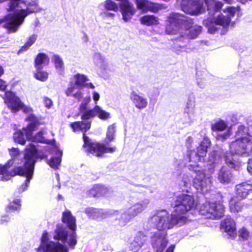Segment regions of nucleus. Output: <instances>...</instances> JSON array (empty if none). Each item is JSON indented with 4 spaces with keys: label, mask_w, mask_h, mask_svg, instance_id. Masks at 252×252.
I'll list each match as a JSON object with an SVG mask.
<instances>
[{
    "label": "nucleus",
    "mask_w": 252,
    "mask_h": 252,
    "mask_svg": "<svg viewBox=\"0 0 252 252\" xmlns=\"http://www.w3.org/2000/svg\"><path fill=\"white\" fill-rule=\"evenodd\" d=\"M25 121L29 123L26 127L22 128L25 132V136H31L33 131L38 129V126L41 125L39 119L33 114H29L26 118Z\"/></svg>",
    "instance_id": "nucleus-15"
},
{
    "label": "nucleus",
    "mask_w": 252,
    "mask_h": 252,
    "mask_svg": "<svg viewBox=\"0 0 252 252\" xmlns=\"http://www.w3.org/2000/svg\"><path fill=\"white\" fill-rule=\"evenodd\" d=\"M36 36L32 34L29 37L28 40L26 42L30 46H31L36 41Z\"/></svg>",
    "instance_id": "nucleus-54"
},
{
    "label": "nucleus",
    "mask_w": 252,
    "mask_h": 252,
    "mask_svg": "<svg viewBox=\"0 0 252 252\" xmlns=\"http://www.w3.org/2000/svg\"><path fill=\"white\" fill-rule=\"evenodd\" d=\"M62 221L72 231L69 236V240L67 243L70 248L74 249L77 244L75 218L72 215L70 211L66 210L62 213Z\"/></svg>",
    "instance_id": "nucleus-9"
},
{
    "label": "nucleus",
    "mask_w": 252,
    "mask_h": 252,
    "mask_svg": "<svg viewBox=\"0 0 252 252\" xmlns=\"http://www.w3.org/2000/svg\"><path fill=\"white\" fill-rule=\"evenodd\" d=\"M229 150L235 155L249 157L252 155V139L251 136L239 137L229 145Z\"/></svg>",
    "instance_id": "nucleus-7"
},
{
    "label": "nucleus",
    "mask_w": 252,
    "mask_h": 252,
    "mask_svg": "<svg viewBox=\"0 0 252 252\" xmlns=\"http://www.w3.org/2000/svg\"><path fill=\"white\" fill-rule=\"evenodd\" d=\"M20 0H10L8 10L12 11L19 5Z\"/></svg>",
    "instance_id": "nucleus-51"
},
{
    "label": "nucleus",
    "mask_w": 252,
    "mask_h": 252,
    "mask_svg": "<svg viewBox=\"0 0 252 252\" xmlns=\"http://www.w3.org/2000/svg\"><path fill=\"white\" fill-rule=\"evenodd\" d=\"M75 87L74 86H71L67 88L65 91V94L67 96H69L72 95V93L75 89Z\"/></svg>",
    "instance_id": "nucleus-57"
},
{
    "label": "nucleus",
    "mask_w": 252,
    "mask_h": 252,
    "mask_svg": "<svg viewBox=\"0 0 252 252\" xmlns=\"http://www.w3.org/2000/svg\"><path fill=\"white\" fill-rule=\"evenodd\" d=\"M31 154L32 155V158L34 161V164L36 162V159L38 158L40 159L47 158V156L44 154H40L38 152L35 146L32 143L29 144V148L27 149V152L25 154Z\"/></svg>",
    "instance_id": "nucleus-31"
},
{
    "label": "nucleus",
    "mask_w": 252,
    "mask_h": 252,
    "mask_svg": "<svg viewBox=\"0 0 252 252\" xmlns=\"http://www.w3.org/2000/svg\"><path fill=\"white\" fill-rule=\"evenodd\" d=\"M36 71L33 73V77L37 80L41 82L46 81L48 78V73L43 70V68H35Z\"/></svg>",
    "instance_id": "nucleus-38"
},
{
    "label": "nucleus",
    "mask_w": 252,
    "mask_h": 252,
    "mask_svg": "<svg viewBox=\"0 0 252 252\" xmlns=\"http://www.w3.org/2000/svg\"><path fill=\"white\" fill-rule=\"evenodd\" d=\"M189 170L196 173V176L193 178V184L194 187L201 191L206 187V174L204 170L198 165L190 164L189 165Z\"/></svg>",
    "instance_id": "nucleus-11"
},
{
    "label": "nucleus",
    "mask_w": 252,
    "mask_h": 252,
    "mask_svg": "<svg viewBox=\"0 0 252 252\" xmlns=\"http://www.w3.org/2000/svg\"><path fill=\"white\" fill-rule=\"evenodd\" d=\"M182 192L175 197L172 213L181 223L184 224L188 220L186 215L195 207V200L188 189H183Z\"/></svg>",
    "instance_id": "nucleus-2"
},
{
    "label": "nucleus",
    "mask_w": 252,
    "mask_h": 252,
    "mask_svg": "<svg viewBox=\"0 0 252 252\" xmlns=\"http://www.w3.org/2000/svg\"><path fill=\"white\" fill-rule=\"evenodd\" d=\"M149 223L159 231L169 229L181 223L172 213L170 215L164 210H158L149 219Z\"/></svg>",
    "instance_id": "nucleus-4"
},
{
    "label": "nucleus",
    "mask_w": 252,
    "mask_h": 252,
    "mask_svg": "<svg viewBox=\"0 0 252 252\" xmlns=\"http://www.w3.org/2000/svg\"><path fill=\"white\" fill-rule=\"evenodd\" d=\"M84 213L90 219L92 220L102 218L103 216L102 209L92 207H87L84 210Z\"/></svg>",
    "instance_id": "nucleus-30"
},
{
    "label": "nucleus",
    "mask_w": 252,
    "mask_h": 252,
    "mask_svg": "<svg viewBox=\"0 0 252 252\" xmlns=\"http://www.w3.org/2000/svg\"><path fill=\"white\" fill-rule=\"evenodd\" d=\"M67 237L68 232L65 228L62 225L58 224L53 238L56 240L61 241L63 244H65L67 242Z\"/></svg>",
    "instance_id": "nucleus-26"
},
{
    "label": "nucleus",
    "mask_w": 252,
    "mask_h": 252,
    "mask_svg": "<svg viewBox=\"0 0 252 252\" xmlns=\"http://www.w3.org/2000/svg\"><path fill=\"white\" fill-rule=\"evenodd\" d=\"M23 166H16L10 170L11 178L16 176L25 177L26 178L23 184L19 189L20 191L23 192L27 189L30 181L32 178L34 169V161L31 154H24L23 158Z\"/></svg>",
    "instance_id": "nucleus-3"
},
{
    "label": "nucleus",
    "mask_w": 252,
    "mask_h": 252,
    "mask_svg": "<svg viewBox=\"0 0 252 252\" xmlns=\"http://www.w3.org/2000/svg\"><path fill=\"white\" fill-rule=\"evenodd\" d=\"M50 59L44 53H38L34 59V66L35 68H43L44 66L49 64Z\"/></svg>",
    "instance_id": "nucleus-28"
},
{
    "label": "nucleus",
    "mask_w": 252,
    "mask_h": 252,
    "mask_svg": "<svg viewBox=\"0 0 252 252\" xmlns=\"http://www.w3.org/2000/svg\"><path fill=\"white\" fill-rule=\"evenodd\" d=\"M227 124L222 120H219L211 125V129L213 131H222L227 127Z\"/></svg>",
    "instance_id": "nucleus-39"
},
{
    "label": "nucleus",
    "mask_w": 252,
    "mask_h": 252,
    "mask_svg": "<svg viewBox=\"0 0 252 252\" xmlns=\"http://www.w3.org/2000/svg\"><path fill=\"white\" fill-rule=\"evenodd\" d=\"M193 20H192L191 24L189 26L188 28L184 27V28L186 30H189V35L191 38H195L202 31V27L196 25L193 26Z\"/></svg>",
    "instance_id": "nucleus-37"
},
{
    "label": "nucleus",
    "mask_w": 252,
    "mask_h": 252,
    "mask_svg": "<svg viewBox=\"0 0 252 252\" xmlns=\"http://www.w3.org/2000/svg\"><path fill=\"white\" fill-rule=\"evenodd\" d=\"M29 10L28 8L27 10L22 9L19 12L6 14L1 18L2 23H4L3 27L6 29L9 32H16L27 15L34 11Z\"/></svg>",
    "instance_id": "nucleus-6"
},
{
    "label": "nucleus",
    "mask_w": 252,
    "mask_h": 252,
    "mask_svg": "<svg viewBox=\"0 0 252 252\" xmlns=\"http://www.w3.org/2000/svg\"><path fill=\"white\" fill-rule=\"evenodd\" d=\"M242 200L234 196L231 198L229 201V207L231 212L238 213L242 210L244 205Z\"/></svg>",
    "instance_id": "nucleus-25"
},
{
    "label": "nucleus",
    "mask_w": 252,
    "mask_h": 252,
    "mask_svg": "<svg viewBox=\"0 0 252 252\" xmlns=\"http://www.w3.org/2000/svg\"><path fill=\"white\" fill-rule=\"evenodd\" d=\"M210 146V139L208 137H204L197 148L196 156L198 157H205L207 153L208 149Z\"/></svg>",
    "instance_id": "nucleus-27"
},
{
    "label": "nucleus",
    "mask_w": 252,
    "mask_h": 252,
    "mask_svg": "<svg viewBox=\"0 0 252 252\" xmlns=\"http://www.w3.org/2000/svg\"><path fill=\"white\" fill-rule=\"evenodd\" d=\"M193 142L192 137L191 136H189L187 137L186 140V145L188 148H189L191 146Z\"/></svg>",
    "instance_id": "nucleus-61"
},
{
    "label": "nucleus",
    "mask_w": 252,
    "mask_h": 252,
    "mask_svg": "<svg viewBox=\"0 0 252 252\" xmlns=\"http://www.w3.org/2000/svg\"><path fill=\"white\" fill-rule=\"evenodd\" d=\"M224 209L223 206L216 202L206 201L199 208L200 215L205 216L209 219H219L223 216Z\"/></svg>",
    "instance_id": "nucleus-8"
},
{
    "label": "nucleus",
    "mask_w": 252,
    "mask_h": 252,
    "mask_svg": "<svg viewBox=\"0 0 252 252\" xmlns=\"http://www.w3.org/2000/svg\"><path fill=\"white\" fill-rule=\"evenodd\" d=\"M137 8L146 12L150 11L157 13L165 8L163 4L149 1V0H135Z\"/></svg>",
    "instance_id": "nucleus-13"
},
{
    "label": "nucleus",
    "mask_w": 252,
    "mask_h": 252,
    "mask_svg": "<svg viewBox=\"0 0 252 252\" xmlns=\"http://www.w3.org/2000/svg\"><path fill=\"white\" fill-rule=\"evenodd\" d=\"M208 10H212L215 11H220L223 6L222 2L215 0H209L206 1Z\"/></svg>",
    "instance_id": "nucleus-40"
},
{
    "label": "nucleus",
    "mask_w": 252,
    "mask_h": 252,
    "mask_svg": "<svg viewBox=\"0 0 252 252\" xmlns=\"http://www.w3.org/2000/svg\"><path fill=\"white\" fill-rule=\"evenodd\" d=\"M165 32L168 34H175L181 28H188L192 23V19L179 13L172 12L166 20Z\"/></svg>",
    "instance_id": "nucleus-5"
},
{
    "label": "nucleus",
    "mask_w": 252,
    "mask_h": 252,
    "mask_svg": "<svg viewBox=\"0 0 252 252\" xmlns=\"http://www.w3.org/2000/svg\"><path fill=\"white\" fill-rule=\"evenodd\" d=\"M231 19L230 16H226L222 13L219 14L215 19L214 23L216 25L222 26L220 34H224L228 30V28L231 23Z\"/></svg>",
    "instance_id": "nucleus-21"
},
{
    "label": "nucleus",
    "mask_w": 252,
    "mask_h": 252,
    "mask_svg": "<svg viewBox=\"0 0 252 252\" xmlns=\"http://www.w3.org/2000/svg\"><path fill=\"white\" fill-rule=\"evenodd\" d=\"M9 151L11 152L10 155L12 157H16L19 154L18 148H12Z\"/></svg>",
    "instance_id": "nucleus-63"
},
{
    "label": "nucleus",
    "mask_w": 252,
    "mask_h": 252,
    "mask_svg": "<svg viewBox=\"0 0 252 252\" xmlns=\"http://www.w3.org/2000/svg\"><path fill=\"white\" fill-rule=\"evenodd\" d=\"M10 219L9 217L8 214L2 217L1 219L0 220V224H3L4 223L7 222L10 220Z\"/></svg>",
    "instance_id": "nucleus-59"
},
{
    "label": "nucleus",
    "mask_w": 252,
    "mask_h": 252,
    "mask_svg": "<svg viewBox=\"0 0 252 252\" xmlns=\"http://www.w3.org/2000/svg\"><path fill=\"white\" fill-rule=\"evenodd\" d=\"M181 6L184 12L191 15H197L204 11L202 0H182Z\"/></svg>",
    "instance_id": "nucleus-10"
},
{
    "label": "nucleus",
    "mask_w": 252,
    "mask_h": 252,
    "mask_svg": "<svg viewBox=\"0 0 252 252\" xmlns=\"http://www.w3.org/2000/svg\"><path fill=\"white\" fill-rule=\"evenodd\" d=\"M104 8L108 10L117 12L118 10V4L112 0H106L104 2Z\"/></svg>",
    "instance_id": "nucleus-46"
},
{
    "label": "nucleus",
    "mask_w": 252,
    "mask_h": 252,
    "mask_svg": "<svg viewBox=\"0 0 252 252\" xmlns=\"http://www.w3.org/2000/svg\"><path fill=\"white\" fill-rule=\"evenodd\" d=\"M139 21L141 24L147 26H152L159 24L158 17L154 15L143 16L140 17Z\"/></svg>",
    "instance_id": "nucleus-32"
},
{
    "label": "nucleus",
    "mask_w": 252,
    "mask_h": 252,
    "mask_svg": "<svg viewBox=\"0 0 252 252\" xmlns=\"http://www.w3.org/2000/svg\"><path fill=\"white\" fill-rule=\"evenodd\" d=\"M53 62L55 66L57 69H63V62L62 59L58 55H54L53 57Z\"/></svg>",
    "instance_id": "nucleus-49"
},
{
    "label": "nucleus",
    "mask_w": 252,
    "mask_h": 252,
    "mask_svg": "<svg viewBox=\"0 0 252 252\" xmlns=\"http://www.w3.org/2000/svg\"><path fill=\"white\" fill-rule=\"evenodd\" d=\"M4 102L13 113H16L22 109L24 104L17 96L11 91H6L4 97Z\"/></svg>",
    "instance_id": "nucleus-12"
},
{
    "label": "nucleus",
    "mask_w": 252,
    "mask_h": 252,
    "mask_svg": "<svg viewBox=\"0 0 252 252\" xmlns=\"http://www.w3.org/2000/svg\"><path fill=\"white\" fill-rule=\"evenodd\" d=\"M167 243L165 235L155 234L153 237L152 245L156 252H163Z\"/></svg>",
    "instance_id": "nucleus-18"
},
{
    "label": "nucleus",
    "mask_w": 252,
    "mask_h": 252,
    "mask_svg": "<svg viewBox=\"0 0 252 252\" xmlns=\"http://www.w3.org/2000/svg\"><path fill=\"white\" fill-rule=\"evenodd\" d=\"M81 118L82 121H77L70 123V126L74 132L81 131L83 132L84 144L83 147L86 149L88 153H90L96 157H102L105 153H113L116 151L115 147H107L101 143L93 142L86 134L91 126L90 119L95 116V106L92 109L87 110L82 113Z\"/></svg>",
    "instance_id": "nucleus-1"
},
{
    "label": "nucleus",
    "mask_w": 252,
    "mask_h": 252,
    "mask_svg": "<svg viewBox=\"0 0 252 252\" xmlns=\"http://www.w3.org/2000/svg\"><path fill=\"white\" fill-rule=\"evenodd\" d=\"M108 191V189L105 186L95 184L87 191L86 196L88 198H99L107 194Z\"/></svg>",
    "instance_id": "nucleus-19"
},
{
    "label": "nucleus",
    "mask_w": 252,
    "mask_h": 252,
    "mask_svg": "<svg viewBox=\"0 0 252 252\" xmlns=\"http://www.w3.org/2000/svg\"><path fill=\"white\" fill-rule=\"evenodd\" d=\"M7 87L6 82L1 79H0V90L5 91Z\"/></svg>",
    "instance_id": "nucleus-62"
},
{
    "label": "nucleus",
    "mask_w": 252,
    "mask_h": 252,
    "mask_svg": "<svg viewBox=\"0 0 252 252\" xmlns=\"http://www.w3.org/2000/svg\"><path fill=\"white\" fill-rule=\"evenodd\" d=\"M235 154L230 152L229 153H226L224 155V158L225 163L230 168L235 169L239 166L238 160L233 158Z\"/></svg>",
    "instance_id": "nucleus-35"
},
{
    "label": "nucleus",
    "mask_w": 252,
    "mask_h": 252,
    "mask_svg": "<svg viewBox=\"0 0 252 252\" xmlns=\"http://www.w3.org/2000/svg\"><path fill=\"white\" fill-rule=\"evenodd\" d=\"M48 233L47 231H44L41 238V242L42 244L47 243L48 241Z\"/></svg>",
    "instance_id": "nucleus-56"
},
{
    "label": "nucleus",
    "mask_w": 252,
    "mask_h": 252,
    "mask_svg": "<svg viewBox=\"0 0 252 252\" xmlns=\"http://www.w3.org/2000/svg\"><path fill=\"white\" fill-rule=\"evenodd\" d=\"M218 25H216L214 23V20H208L206 22V26L208 28V30L209 33L214 34L217 32H219L220 31H221V29L217 27Z\"/></svg>",
    "instance_id": "nucleus-45"
},
{
    "label": "nucleus",
    "mask_w": 252,
    "mask_h": 252,
    "mask_svg": "<svg viewBox=\"0 0 252 252\" xmlns=\"http://www.w3.org/2000/svg\"><path fill=\"white\" fill-rule=\"evenodd\" d=\"M145 206L141 203H136L130 207L129 209L122 214L121 218L126 221H129L132 218L141 213L145 209Z\"/></svg>",
    "instance_id": "nucleus-20"
},
{
    "label": "nucleus",
    "mask_w": 252,
    "mask_h": 252,
    "mask_svg": "<svg viewBox=\"0 0 252 252\" xmlns=\"http://www.w3.org/2000/svg\"><path fill=\"white\" fill-rule=\"evenodd\" d=\"M220 228L226 232L231 239L237 236L236 223L230 217L227 216L221 222Z\"/></svg>",
    "instance_id": "nucleus-14"
},
{
    "label": "nucleus",
    "mask_w": 252,
    "mask_h": 252,
    "mask_svg": "<svg viewBox=\"0 0 252 252\" xmlns=\"http://www.w3.org/2000/svg\"><path fill=\"white\" fill-rule=\"evenodd\" d=\"M115 132V126L114 124L109 126L107 128L106 133V138L109 142H111L114 139V134Z\"/></svg>",
    "instance_id": "nucleus-48"
},
{
    "label": "nucleus",
    "mask_w": 252,
    "mask_h": 252,
    "mask_svg": "<svg viewBox=\"0 0 252 252\" xmlns=\"http://www.w3.org/2000/svg\"><path fill=\"white\" fill-rule=\"evenodd\" d=\"M239 236L243 239L247 240L249 237V232L246 228H242L239 231Z\"/></svg>",
    "instance_id": "nucleus-52"
},
{
    "label": "nucleus",
    "mask_w": 252,
    "mask_h": 252,
    "mask_svg": "<svg viewBox=\"0 0 252 252\" xmlns=\"http://www.w3.org/2000/svg\"><path fill=\"white\" fill-rule=\"evenodd\" d=\"M44 102L45 106L48 108H50L53 105L52 100L47 97H45L44 98Z\"/></svg>",
    "instance_id": "nucleus-55"
},
{
    "label": "nucleus",
    "mask_w": 252,
    "mask_h": 252,
    "mask_svg": "<svg viewBox=\"0 0 252 252\" xmlns=\"http://www.w3.org/2000/svg\"><path fill=\"white\" fill-rule=\"evenodd\" d=\"M24 131L19 130L14 133L13 139L15 142L24 145L26 143V140L24 138Z\"/></svg>",
    "instance_id": "nucleus-43"
},
{
    "label": "nucleus",
    "mask_w": 252,
    "mask_h": 252,
    "mask_svg": "<svg viewBox=\"0 0 252 252\" xmlns=\"http://www.w3.org/2000/svg\"><path fill=\"white\" fill-rule=\"evenodd\" d=\"M13 163V160L10 159L5 164H0V176L2 181H8L11 179L9 168Z\"/></svg>",
    "instance_id": "nucleus-29"
},
{
    "label": "nucleus",
    "mask_w": 252,
    "mask_h": 252,
    "mask_svg": "<svg viewBox=\"0 0 252 252\" xmlns=\"http://www.w3.org/2000/svg\"><path fill=\"white\" fill-rule=\"evenodd\" d=\"M72 96L77 99L78 101H80L81 99L82 98L83 94L81 91H78L75 93L72 94Z\"/></svg>",
    "instance_id": "nucleus-60"
},
{
    "label": "nucleus",
    "mask_w": 252,
    "mask_h": 252,
    "mask_svg": "<svg viewBox=\"0 0 252 252\" xmlns=\"http://www.w3.org/2000/svg\"><path fill=\"white\" fill-rule=\"evenodd\" d=\"M27 139L35 143H48V140H46L43 136V132L40 130L37 132L33 136V132L31 134V136L26 135Z\"/></svg>",
    "instance_id": "nucleus-33"
},
{
    "label": "nucleus",
    "mask_w": 252,
    "mask_h": 252,
    "mask_svg": "<svg viewBox=\"0 0 252 252\" xmlns=\"http://www.w3.org/2000/svg\"><path fill=\"white\" fill-rule=\"evenodd\" d=\"M130 99L138 109H145L148 105L147 99L139 95L134 91L131 93Z\"/></svg>",
    "instance_id": "nucleus-23"
},
{
    "label": "nucleus",
    "mask_w": 252,
    "mask_h": 252,
    "mask_svg": "<svg viewBox=\"0 0 252 252\" xmlns=\"http://www.w3.org/2000/svg\"><path fill=\"white\" fill-rule=\"evenodd\" d=\"M236 135L239 137H244V136H251L248 132V130L244 126H240L236 132Z\"/></svg>",
    "instance_id": "nucleus-47"
},
{
    "label": "nucleus",
    "mask_w": 252,
    "mask_h": 252,
    "mask_svg": "<svg viewBox=\"0 0 252 252\" xmlns=\"http://www.w3.org/2000/svg\"><path fill=\"white\" fill-rule=\"evenodd\" d=\"M228 14L226 15V16H228L230 17V18L231 19L232 17L234 16V15L236 12V9L234 7H228L227 8Z\"/></svg>",
    "instance_id": "nucleus-53"
},
{
    "label": "nucleus",
    "mask_w": 252,
    "mask_h": 252,
    "mask_svg": "<svg viewBox=\"0 0 252 252\" xmlns=\"http://www.w3.org/2000/svg\"><path fill=\"white\" fill-rule=\"evenodd\" d=\"M30 47L31 46L26 42L25 44L18 50V54H19L23 52L27 51Z\"/></svg>",
    "instance_id": "nucleus-58"
},
{
    "label": "nucleus",
    "mask_w": 252,
    "mask_h": 252,
    "mask_svg": "<svg viewBox=\"0 0 252 252\" xmlns=\"http://www.w3.org/2000/svg\"><path fill=\"white\" fill-rule=\"evenodd\" d=\"M232 176L230 169L226 167L222 166L218 172V179L220 183L227 184L231 181Z\"/></svg>",
    "instance_id": "nucleus-24"
},
{
    "label": "nucleus",
    "mask_w": 252,
    "mask_h": 252,
    "mask_svg": "<svg viewBox=\"0 0 252 252\" xmlns=\"http://www.w3.org/2000/svg\"><path fill=\"white\" fill-rule=\"evenodd\" d=\"M21 200L15 199L12 201L9 202V204L5 207V211L9 214L15 211L19 212L21 208Z\"/></svg>",
    "instance_id": "nucleus-34"
},
{
    "label": "nucleus",
    "mask_w": 252,
    "mask_h": 252,
    "mask_svg": "<svg viewBox=\"0 0 252 252\" xmlns=\"http://www.w3.org/2000/svg\"><path fill=\"white\" fill-rule=\"evenodd\" d=\"M119 5L123 20L127 22L131 19L135 12L132 4L128 0H125L120 2Z\"/></svg>",
    "instance_id": "nucleus-17"
},
{
    "label": "nucleus",
    "mask_w": 252,
    "mask_h": 252,
    "mask_svg": "<svg viewBox=\"0 0 252 252\" xmlns=\"http://www.w3.org/2000/svg\"><path fill=\"white\" fill-rule=\"evenodd\" d=\"M36 250L37 252L42 250L43 252H67L66 247L59 243H55L53 241L49 242L45 246L41 243Z\"/></svg>",
    "instance_id": "nucleus-16"
},
{
    "label": "nucleus",
    "mask_w": 252,
    "mask_h": 252,
    "mask_svg": "<svg viewBox=\"0 0 252 252\" xmlns=\"http://www.w3.org/2000/svg\"><path fill=\"white\" fill-rule=\"evenodd\" d=\"M248 171L252 174V158L250 159L248 162Z\"/></svg>",
    "instance_id": "nucleus-64"
},
{
    "label": "nucleus",
    "mask_w": 252,
    "mask_h": 252,
    "mask_svg": "<svg viewBox=\"0 0 252 252\" xmlns=\"http://www.w3.org/2000/svg\"><path fill=\"white\" fill-rule=\"evenodd\" d=\"M91 100V97L90 96H88L84 98L83 102L80 104L79 111L80 113H82L87 110V105Z\"/></svg>",
    "instance_id": "nucleus-50"
},
{
    "label": "nucleus",
    "mask_w": 252,
    "mask_h": 252,
    "mask_svg": "<svg viewBox=\"0 0 252 252\" xmlns=\"http://www.w3.org/2000/svg\"><path fill=\"white\" fill-rule=\"evenodd\" d=\"M74 78L75 79V85L79 88L84 87L85 82L88 80L87 76L79 73L75 74Z\"/></svg>",
    "instance_id": "nucleus-41"
},
{
    "label": "nucleus",
    "mask_w": 252,
    "mask_h": 252,
    "mask_svg": "<svg viewBox=\"0 0 252 252\" xmlns=\"http://www.w3.org/2000/svg\"><path fill=\"white\" fill-rule=\"evenodd\" d=\"M236 195L234 196L242 199H245L247 196L252 193V184L242 183L236 186Z\"/></svg>",
    "instance_id": "nucleus-22"
},
{
    "label": "nucleus",
    "mask_w": 252,
    "mask_h": 252,
    "mask_svg": "<svg viewBox=\"0 0 252 252\" xmlns=\"http://www.w3.org/2000/svg\"><path fill=\"white\" fill-rule=\"evenodd\" d=\"M58 156L57 157H52L49 160H47V163L54 169H59L61 162L62 161L61 157L62 156V152L58 151Z\"/></svg>",
    "instance_id": "nucleus-36"
},
{
    "label": "nucleus",
    "mask_w": 252,
    "mask_h": 252,
    "mask_svg": "<svg viewBox=\"0 0 252 252\" xmlns=\"http://www.w3.org/2000/svg\"><path fill=\"white\" fill-rule=\"evenodd\" d=\"M95 113L100 119L106 120L110 118V113L102 110L98 105H95Z\"/></svg>",
    "instance_id": "nucleus-42"
},
{
    "label": "nucleus",
    "mask_w": 252,
    "mask_h": 252,
    "mask_svg": "<svg viewBox=\"0 0 252 252\" xmlns=\"http://www.w3.org/2000/svg\"><path fill=\"white\" fill-rule=\"evenodd\" d=\"M140 238V236H136L133 241L130 244V250L133 252H137L143 245L144 242L143 241L139 242Z\"/></svg>",
    "instance_id": "nucleus-44"
}]
</instances>
